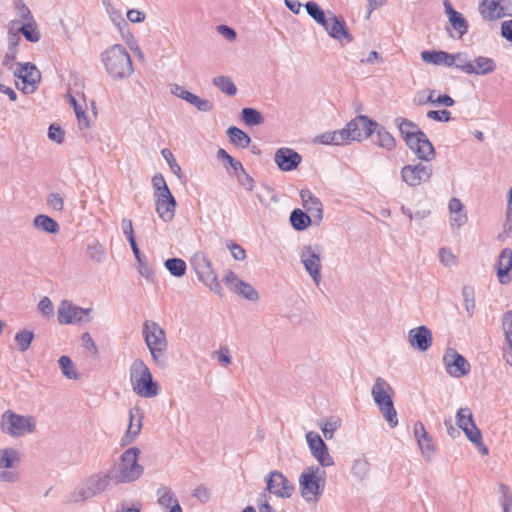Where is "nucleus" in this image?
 <instances>
[{"instance_id":"obj_1","label":"nucleus","mask_w":512,"mask_h":512,"mask_svg":"<svg viewBox=\"0 0 512 512\" xmlns=\"http://www.w3.org/2000/svg\"><path fill=\"white\" fill-rule=\"evenodd\" d=\"M139 455L140 449L137 447L128 448L121 454L109 470L115 484L132 483L142 476L144 467L138 462Z\"/></svg>"},{"instance_id":"obj_2","label":"nucleus","mask_w":512,"mask_h":512,"mask_svg":"<svg viewBox=\"0 0 512 512\" xmlns=\"http://www.w3.org/2000/svg\"><path fill=\"white\" fill-rule=\"evenodd\" d=\"M107 73L114 79H124L132 75L134 68L130 54L121 44H115L101 53Z\"/></svg>"},{"instance_id":"obj_3","label":"nucleus","mask_w":512,"mask_h":512,"mask_svg":"<svg viewBox=\"0 0 512 512\" xmlns=\"http://www.w3.org/2000/svg\"><path fill=\"white\" fill-rule=\"evenodd\" d=\"M371 396L384 419L391 428L398 425L397 411L394 407V390L382 377H377L371 388Z\"/></svg>"},{"instance_id":"obj_4","label":"nucleus","mask_w":512,"mask_h":512,"mask_svg":"<svg viewBox=\"0 0 512 512\" xmlns=\"http://www.w3.org/2000/svg\"><path fill=\"white\" fill-rule=\"evenodd\" d=\"M130 381L133 391L140 397L152 398L159 394V385L153 380L147 365L140 359L131 365Z\"/></svg>"},{"instance_id":"obj_5","label":"nucleus","mask_w":512,"mask_h":512,"mask_svg":"<svg viewBox=\"0 0 512 512\" xmlns=\"http://www.w3.org/2000/svg\"><path fill=\"white\" fill-rule=\"evenodd\" d=\"M143 336L145 343L152 355L154 362L164 367L166 365L165 351L167 340L165 331L154 321H145L143 324Z\"/></svg>"},{"instance_id":"obj_6","label":"nucleus","mask_w":512,"mask_h":512,"mask_svg":"<svg viewBox=\"0 0 512 512\" xmlns=\"http://www.w3.org/2000/svg\"><path fill=\"white\" fill-rule=\"evenodd\" d=\"M113 478L108 472H97L88 476L82 484L69 495V502L78 503L90 499L106 490Z\"/></svg>"},{"instance_id":"obj_7","label":"nucleus","mask_w":512,"mask_h":512,"mask_svg":"<svg viewBox=\"0 0 512 512\" xmlns=\"http://www.w3.org/2000/svg\"><path fill=\"white\" fill-rule=\"evenodd\" d=\"M0 429L11 437H21L35 432L36 420L31 415H20L9 409L1 415Z\"/></svg>"},{"instance_id":"obj_8","label":"nucleus","mask_w":512,"mask_h":512,"mask_svg":"<svg viewBox=\"0 0 512 512\" xmlns=\"http://www.w3.org/2000/svg\"><path fill=\"white\" fill-rule=\"evenodd\" d=\"M325 472L318 466L307 467L299 477L301 496L306 501H316L325 486Z\"/></svg>"},{"instance_id":"obj_9","label":"nucleus","mask_w":512,"mask_h":512,"mask_svg":"<svg viewBox=\"0 0 512 512\" xmlns=\"http://www.w3.org/2000/svg\"><path fill=\"white\" fill-rule=\"evenodd\" d=\"M191 265L196 272L198 279L212 292L222 296V287L218 281L216 272L211 261L203 252H197L191 259Z\"/></svg>"},{"instance_id":"obj_10","label":"nucleus","mask_w":512,"mask_h":512,"mask_svg":"<svg viewBox=\"0 0 512 512\" xmlns=\"http://www.w3.org/2000/svg\"><path fill=\"white\" fill-rule=\"evenodd\" d=\"M322 252V246L318 244H308L301 248L299 254L300 262L316 285H319L321 282Z\"/></svg>"},{"instance_id":"obj_11","label":"nucleus","mask_w":512,"mask_h":512,"mask_svg":"<svg viewBox=\"0 0 512 512\" xmlns=\"http://www.w3.org/2000/svg\"><path fill=\"white\" fill-rule=\"evenodd\" d=\"M377 127V122L365 115H359L348 122L342 131L348 144L352 141H362L370 137Z\"/></svg>"},{"instance_id":"obj_12","label":"nucleus","mask_w":512,"mask_h":512,"mask_svg":"<svg viewBox=\"0 0 512 512\" xmlns=\"http://www.w3.org/2000/svg\"><path fill=\"white\" fill-rule=\"evenodd\" d=\"M14 76L21 80V85L17 82L16 87L24 94L34 93L41 80L40 71L30 62L20 64L15 70Z\"/></svg>"},{"instance_id":"obj_13","label":"nucleus","mask_w":512,"mask_h":512,"mask_svg":"<svg viewBox=\"0 0 512 512\" xmlns=\"http://www.w3.org/2000/svg\"><path fill=\"white\" fill-rule=\"evenodd\" d=\"M91 308H81L68 300H63L58 307L60 324L88 323L91 321Z\"/></svg>"},{"instance_id":"obj_14","label":"nucleus","mask_w":512,"mask_h":512,"mask_svg":"<svg viewBox=\"0 0 512 512\" xmlns=\"http://www.w3.org/2000/svg\"><path fill=\"white\" fill-rule=\"evenodd\" d=\"M266 490L279 498H290L294 492V485L282 472L271 471L265 478Z\"/></svg>"},{"instance_id":"obj_15","label":"nucleus","mask_w":512,"mask_h":512,"mask_svg":"<svg viewBox=\"0 0 512 512\" xmlns=\"http://www.w3.org/2000/svg\"><path fill=\"white\" fill-rule=\"evenodd\" d=\"M404 141L418 159L426 162L434 159V147L423 131H419Z\"/></svg>"},{"instance_id":"obj_16","label":"nucleus","mask_w":512,"mask_h":512,"mask_svg":"<svg viewBox=\"0 0 512 512\" xmlns=\"http://www.w3.org/2000/svg\"><path fill=\"white\" fill-rule=\"evenodd\" d=\"M432 176V166L422 163L405 165L401 169V178L408 186L415 187L428 182Z\"/></svg>"},{"instance_id":"obj_17","label":"nucleus","mask_w":512,"mask_h":512,"mask_svg":"<svg viewBox=\"0 0 512 512\" xmlns=\"http://www.w3.org/2000/svg\"><path fill=\"white\" fill-rule=\"evenodd\" d=\"M306 440L311 454L322 467L334 465V460L328 452V447L319 434L310 431L306 434Z\"/></svg>"},{"instance_id":"obj_18","label":"nucleus","mask_w":512,"mask_h":512,"mask_svg":"<svg viewBox=\"0 0 512 512\" xmlns=\"http://www.w3.org/2000/svg\"><path fill=\"white\" fill-rule=\"evenodd\" d=\"M446 371L449 375L460 378L467 375L470 371V364L458 352L449 348L443 356Z\"/></svg>"},{"instance_id":"obj_19","label":"nucleus","mask_w":512,"mask_h":512,"mask_svg":"<svg viewBox=\"0 0 512 512\" xmlns=\"http://www.w3.org/2000/svg\"><path fill=\"white\" fill-rule=\"evenodd\" d=\"M407 337L410 346L419 352H426L433 343L432 331L425 325L410 329Z\"/></svg>"},{"instance_id":"obj_20","label":"nucleus","mask_w":512,"mask_h":512,"mask_svg":"<svg viewBox=\"0 0 512 512\" xmlns=\"http://www.w3.org/2000/svg\"><path fill=\"white\" fill-rule=\"evenodd\" d=\"M171 94L186 101L194 106L200 112H211L214 109V104L210 100L202 99L199 96L186 90L183 86L178 84L171 85Z\"/></svg>"},{"instance_id":"obj_21","label":"nucleus","mask_w":512,"mask_h":512,"mask_svg":"<svg viewBox=\"0 0 512 512\" xmlns=\"http://www.w3.org/2000/svg\"><path fill=\"white\" fill-rule=\"evenodd\" d=\"M328 15L326 25L323 26L328 35L338 41L346 40L348 43L352 42L353 36L349 33L344 19L331 12H328Z\"/></svg>"},{"instance_id":"obj_22","label":"nucleus","mask_w":512,"mask_h":512,"mask_svg":"<svg viewBox=\"0 0 512 512\" xmlns=\"http://www.w3.org/2000/svg\"><path fill=\"white\" fill-rule=\"evenodd\" d=\"M301 155L290 148H280L276 151L274 161L280 170L288 172L296 169L301 163Z\"/></svg>"},{"instance_id":"obj_23","label":"nucleus","mask_w":512,"mask_h":512,"mask_svg":"<svg viewBox=\"0 0 512 512\" xmlns=\"http://www.w3.org/2000/svg\"><path fill=\"white\" fill-rule=\"evenodd\" d=\"M300 198L303 207L313 217L314 223L318 225L323 218V205L321 201L308 189L300 190Z\"/></svg>"},{"instance_id":"obj_24","label":"nucleus","mask_w":512,"mask_h":512,"mask_svg":"<svg viewBox=\"0 0 512 512\" xmlns=\"http://www.w3.org/2000/svg\"><path fill=\"white\" fill-rule=\"evenodd\" d=\"M130 423L125 435L121 439V445L125 446L133 442L141 431L143 425V412L140 408L134 407L130 410Z\"/></svg>"},{"instance_id":"obj_25","label":"nucleus","mask_w":512,"mask_h":512,"mask_svg":"<svg viewBox=\"0 0 512 512\" xmlns=\"http://www.w3.org/2000/svg\"><path fill=\"white\" fill-rule=\"evenodd\" d=\"M156 212L164 222H170L175 215L176 200L172 193L155 197Z\"/></svg>"},{"instance_id":"obj_26","label":"nucleus","mask_w":512,"mask_h":512,"mask_svg":"<svg viewBox=\"0 0 512 512\" xmlns=\"http://www.w3.org/2000/svg\"><path fill=\"white\" fill-rule=\"evenodd\" d=\"M479 12L484 20L494 21L504 17L501 0H482Z\"/></svg>"},{"instance_id":"obj_27","label":"nucleus","mask_w":512,"mask_h":512,"mask_svg":"<svg viewBox=\"0 0 512 512\" xmlns=\"http://www.w3.org/2000/svg\"><path fill=\"white\" fill-rule=\"evenodd\" d=\"M158 504L168 512H182V508L174 492L166 486H161L157 490Z\"/></svg>"},{"instance_id":"obj_28","label":"nucleus","mask_w":512,"mask_h":512,"mask_svg":"<svg viewBox=\"0 0 512 512\" xmlns=\"http://www.w3.org/2000/svg\"><path fill=\"white\" fill-rule=\"evenodd\" d=\"M445 13L448 16L449 22L452 27L458 31L459 37H462L468 32V22L464 16L456 11L449 0H444Z\"/></svg>"},{"instance_id":"obj_29","label":"nucleus","mask_w":512,"mask_h":512,"mask_svg":"<svg viewBox=\"0 0 512 512\" xmlns=\"http://www.w3.org/2000/svg\"><path fill=\"white\" fill-rule=\"evenodd\" d=\"M512 269V250L510 248H504L497 262V276L499 278L500 283L507 284L510 281L508 276L510 270Z\"/></svg>"},{"instance_id":"obj_30","label":"nucleus","mask_w":512,"mask_h":512,"mask_svg":"<svg viewBox=\"0 0 512 512\" xmlns=\"http://www.w3.org/2000/svg\"><path fill=\"white\" fill-rule=\"evenodd\" d=\"M421 59L426 63L447 67H451L453 61L452 54L441 50H424L421 52Z\"/></svg>"},{"instance_id":"obj_31","label":"nucleus","mask_w":512,"mask_h":512,"mask_svg":"<svg viewBox=\"0 0 512 512\" xmlns=\"http://www.w3.org/2000/svg\"><path fill=\"white\" fill-rule=\"evenodd\" d=\"M456 424L457 426L463 430L466 435V431H473L474 429H479L473 419V414L468 407L460 408L456 413Z\"/></svg>"},{"instance_id":"obj_32","label":"nucleus","mask_w":512,"mask_h":512,"mask_svg":"<svg viewBox=\"0 0 512 512\" xmlns=\"http://www.w3.org/2000/svg\"><path fill=\"white\" fill-rule=\"evenodd\" d=\"M21 462L19 452L11 447L0 449V468L11 469Z\"/></svg>"},{"instance_id":"obj_33","label":"nucleus","mask_w":512,"mask_h":512,"mask_svg":"<svg viewBox=\"0 0 512 512\" xmlns=\"http://www.w3.org/2000/svg\"><path fill=\"white\" fill-rule=\"evenodd\" d=\"M313 217L301 209H294L290 214V223L297 231H303L312 224Z\"/></svg>"},{"instance_id":"obj_34","label":"nucleus","mask_w":512,"mask_h":512,"mask_svg":"<svg viewBox=\"0 0 512 512\" xmlns=\"http://www.w3.org/2000/svg\"><path fill=\"white\" fill-rule=\"evenodd\" d=\"M315 142L323 145L347 144L342 129L324 132L315 138Z\"/></svg>"},{"instance_id":"obj_35","label":"nucleus","mask_w":512,"mask_h":512,"mask_svg":"<svg viewBox=\"0 0 512 512\" xmlns=\"http://www.w3.org/2000/svg\"><path fill=\"white\" fill-rule=\"evenodd\" d=\"M33 225L46 233L56 234L59 231V224L50 216L45 214L37 215L33 220Z\"/></svg>"},{"instance_id":"obj_36","label":"nucleus","mask_w":512,"mask_h":512,"mask_svg":"<svg viewBox=\"0 0 512 512\" xmlns=\"http://www.w3.org/2000/svg\"><path fill=\"white\" fill-rule=\"evenodd\" d=\"M226 133L230 142L237 147L246 148L251 142L250 136L238 127L231 126L227 129Z\"/></svg>"},{"instance_id":"obj_37","label":"nucleus","mask_w":512,"mask_h":512,"mask_svg":"<svg viewBox=\"0 0 512 512\" xmlns=\"http://www.w3.org/2000/svg\"><path fill=\"white\" fill-rule=\"evenodd\" d=\"M394 122L404 140L422 131L416 123L407 118L397 117Z\"/></svg>"},{"instance_id":"obj_38","label":"nucleus","mask_w":512,"mask_h":512,"mask_svg":"<svg viewBox=\"0 0 512 512\" xmlns=\"http://www.w3.org/2000/svg\"><path fill=\"white\" fill-rule=\"evenodd\" d=\"M351 473L359 481H364L370 473V463L365 457L357 458L353 461Z\"/></svg>"},{"instance_id":"obj_39","label":"nucleus","mask_w":512,"mask_h":512,"mask_svg":"<svg viewBox=\"0 0 512 512\" xmlns=\"http://www.w3.org/2000/svg\"><path fill=\"white\" fill-rule=\"evenodd\" d=\"M474 72L476 75H487L495 71L496 63L492 58L478 56L475 59Z\"/></svg>"},{"instance_id":"obj_40","label":"nucleus","mask_w":512,"mask_h":512,"mask_svg":"<svg viewBox=\"0 0 512 512\" xmlns=\"http://www.w3.org/2000/svg\"><path fill=\"white\" fill-rule=\"evenodd\" d=\"M377 132L376 144L388 151L393 150L396 147V140L390 132H388L383 126H379L375 129Z\"/></svg>"},{"instance_id":"obj_41","label":"nucleus","mask_w":512,"mask_h":512,"mask_svg":"<svg viewBox=\"0 0 512 512\" xmlns=\"http://www.w3.org/2000/svg\"><path fill=\"white\" fill-rule=\"evenodd\" d=\"M68 98H69V104L73 107V110L77 117L79 129H81V130L88 129L90 127V122H89L88 116L86 115L84 108L78 103V101L76 100V98L74 96L69 94Z\"/></svg>"},{"instance_id":"obj_42","label":"nucleus","mask_w":512,"mask_h":512,"mask_svg":"<svg viewBox=\"0 0 512 512\" xmlns=\"http://www.w3.org/2000/svg\"><path fill=\"white\" fill-rule=\"evenodd\" d=\"M241 120L248 126H257L264 123V116L257 109L246 107L241 111Z\"/></svg>"},{"instance_id":"obj_43","label":"nucleus","mask_w":512,"mask_h":512,"mask_svg":"<svg viewBox=\"0 0 512 512\" xmlns=\"http://www.w3.org/2000/svg\"><path fill=\"white\" fill-rule=\"evenodd\" d=\"M308 15L316 21L321 26L326 25V21L328 20V16L324 12V10L314 1H309L304 5Z\"/></svg>"},{"instance_id":"obj_44","label":"nucleus","mask_w":512,"mask_h":512,"mask_svg":"<svg viewBox=\"0 0 512 512\" xmlns=\"http://www.w3.org/2000/svg\"><path fill=\"white\" fill-rule=\"evenodd\" d=\"M165 268L174 277H182L185 275L187 266L184 260L180 258H169L164 262Z\"/></svg>"},{"instance_id":"obj_45","label":"nucleus","mask_w":512,"mask_h":512,"mask_svg":"<svg viewBox=\"0 0 512 512\" xmlns=\"http://www.w3.org/2000/svg\"><path fill=\"white\" fill-rule=\"evenodd\" d=\"M233 292L242 296L243 298L249 301H257L259 299L258 292L254 289V287L245 281L238 282L237 286H234Z\"/></svg>"},{"instance_id":"obj_46","label":"nucleus","mask_w":512,"mask_h":512,"mask_svg":"<svg viewBox=\"0 0 512 512\" xmlns=\"http://www.w3.org/2000/svg\"><path fill=\"white\" fill-rule=\"evenodd\" d=\"M452 58V66H455L457 69L467 74H472V72H474V65L468 59L467 53L458 52L456 54H452Z\"/></svg>"},{"instance_id":"obj_47","label":"nucleus","mask_w":512,"mask_h":512,"mask_svg":"<svg viewBox=\"0 0 512 512\" xmlns=\"http://www.w3.org/2000/svg\"><path fill=\"white\" fill-rule=\"evenodd\" d=\"M214 86L219 88L224 94L234 96L237 93V88L232 80L227 76H217L212 79Z\"/></svg>"},{"instance_id":"obj_48","label":"nucleus","mask_w":512,"mask_h":512,"mask_svg":"<svg viewBox=\"0 0 512 512\" xmlns=\"http://www.w3.org/2000/svg\"><path fill=\"white\" fill-rule=\"evenodd\" d=\"M58 364L62 370L63 375L68 379L77 380L80 374L75 371V366L70 357L63 355L58 359Z\"/></svg>"},{"instance_id":"obj_49","label":"nucleus","mask_w":512,"mask_h":512,"mask_svg":"<svg viewBox=\"0 0 512 512\" xmlns=\"http://www.w3.org/2000/svg\"><path fill=\"white\" fill-rule=\"evenodd\" d=\"M462 296L466 313L471 318L475 311V292L473 287L464 286L462 288Z\"/></svg>"},{"instance_id":"obj_50","label":"nucleus","mask_w":512,"mask_h":512,"mask_svg":"<svg viewBox=\"0 0 512 512\" xmlns=\"http://www.w3.org/2000/svg\"><path fill=\"white\" fill-rule=\"evenodd\" d=\"M499 493V504L503 512H512V492L510 488L505 484H500Z\"/></svg>"},{"instance_id":"obj_51","label":"nucleus","mask_w":512,"mask_h":512,"mask_svg":"<svg viewBox=\"0 0 512 512\" xmlns=\"http://www.w3.org/2000/svg\"><path fill=\"white\" fill-rule=\"evenodd\" d=\"M466 437L471 441L482 455L489 453L488 447L482 441V434L480 429H474L473 431H466Z\"/></svg>"},{"instance_id":"obj_52","label":"nucleus","mask_w":512,"mask_h":512,"mask_svg":"<svg viewBox=\"0 0 512 512\" xmlns=\"http://www.w3.org/2000/svg\"><path fill=\"white\" fill-rule=\"evenodd\" d=\"M418 446L426 459H430L435 452V446L429 434L417 440Z\"/></svg>"},{"instance_id":"obj_53","label":"nucleus","mask_w":512,"mask_h":512,"mask_svg":"<svg viewBox=\"0 0 512 512\" xmlns=\"http://www.w3.org/2000/svg\"><path fill=\"white\" fill-rule=\"evenodd\" d=\"M34 334L28 330H22L15 335V341L18 344L19 350L25 352L31 345Z\"/></svg>"},{"instance_id":"obj_54","label":"nucleus","mask_w":512,"mask_h":512,"mask_svg":"<svg viewBox=\"0 0 512 512\" xmlns=\"http://www.w3.org/2000/svg\"><path fill=\"white\" fill-rule=\"evenodd\" d=\"M137 261V270L139 274L144 277L148 281L154 280V272L153 269L149 266L146 256H142Z\"/></svg>"},{"instance_id":"obj_55","label":"nucleus","mask_w":512,"mask_h":512,"mask_svg":"<svg viewBox=\"0 0 512 512\" xmlns=\"http://www.w3.org/2000/svg\"><path fill=\"white\" fill-rule=\"evenodd\" d=\"M238 183L248 191L254 188V179L246 172L244 167L234 173Z\"/></svg>"},{"instance_id":"obj_56","label":"nucleus","mask_w":512,"mask_h":512,"mask_svg":"<svg viewBox=\"0 0 512 512\" xmlns=\"http://www.w3.org/2000/svg\"><path fill=\"white\" fill-rule=\"evenodd\" d=\"M152 184L153 188L155 189V197L158 195L171 193L161 173H157L153 176Z\"/></svg>"},{"instance_id":"obj_57","label":"nucleus","mask_w":512,"mask_h":512,"mask_svg":"<svg viewBox=\"0 0 512 512\" xmlns=\"http://www.w3.org/2000/svg\"><path fill=\"white\" fill-rule=\"evenodd\" d=\"M19 31L30 42H38L40 39V33L37 31L35 23L31 24L29 22L28 24L20 27Z\"/></svg>"},{"instance_id":"obj_58","label":"nucleus","mask_w":512,"mask_h":512,"mask_svg":"<svg viewBox=\"0 0 512 512\" xmlns=\"http://www.w3.org/2000/svg\"><path fill=\"white\" fill-rule=\"evenodd\" d=\"M87 251L90 259L97 263L102 262L106 255L105 248L99 243L89 245Z\"/></svg>"},{"instance_id":"obj_59","label":"nucleus","mask_w":512,"mask_h":512,"mask_svg":"<svg viewBox=\"0 0 512 512\" xmlns=\"http://www.w3.org/2000/svg\"><path fill=\"white\" fill-rule=\"evenodd\" d=\"M217 158L219 160L227 161V163L230 165V167L234 170V173H236L238 170H240L243 165L240 161L235 160L225 149L219 148L217 151Z\"/></svg>"},{"instance_id":"obj_60","label":"nucleus","mask_w":512,"mask_h":512,"mask_svg":"<svg viewBox=\"0 0 512 512\" xmlns=\"http://www.w3.org/2000/svg\"><path fill=\"white\" fill-rule=\"evenodd\" d=\"M161 154L162 156L165 158V160L167 161L169 167H170V170L173 174L177 175L179 178H180V175H181V167L177 164L172 152L168 149V148H164L162 151H161Z\"/></svg>"},{"instance_id":"obj_61","label":"nucleus","mask_w":512,"mask_h":512,"mask_svg":"<svg viewBox=\"0 0 512 512\" xmlns=\"http://www.w3.org/2000/svg\"><path fill=\"white\" fill-rule=\"evenodd\" d=\"M46 203L54 211H62L64 208V200L59 193H50L47 196Z\"/></svg>"},{"instance_id":"obj_62","label":"nucleus","mask_w":512,"mask_h":512,"mask_svg":"<svg viewBox=\"0 0 512 512\" xmlns=\"http://www.w3.org/2000/svg\"><path fill=\"white\" fill-rule=\"evenodd\" d=\"M440 262L446 266L451 267L456 264V257L451 250L447 248H440L438 252Z\"/></svg>"},{"instance_id":"obj_63","label":"nucleus","mask_w":512,"mask_h":512,"mask_svg":"<svg viewBox=\"0 0 512 512\" xmlns=\"http://www.w3.org/2000/svg\"><path fill=\"white\" fill-rule=\"evenodd\" d=\"M14 8L17 11L19 17L25 21H32L33 17L29 8L25 5L22 0H13Z\"/></svg>"},{"instance_id":"obj_64","label":"nucleus","mask_w":512,"mask_h":512,"mask_svg":"<svg viewBox=\"0 0 512 512\" xmlns=\"http://www.w3.org/2000/svg\"><path fill=\"white\" fill-rule=\"evenodd\" d=\"M427 117L429 119H432L434 121L439 122H448L451 120V113L450 111L444 109V110H430L427 112Z\"/></svg>"}]
</instances>
